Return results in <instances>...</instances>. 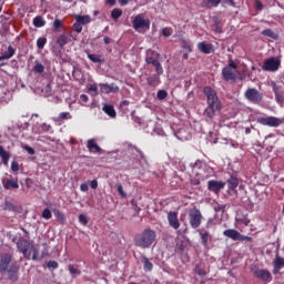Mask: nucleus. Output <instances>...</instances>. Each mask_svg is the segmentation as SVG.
<instances>
[{
    "instance_id": "1",
    "label": "nucleus",
    "mask_w": 284,
    "mask_h": 284,
    "mask_svg": "<svg viewBox=\"0 0 284 284\" xmlns=\"http://www.w3.org/2000/svg\"><path fill=\"white\" fill-rule=\"evenodd\" d=\"M203 92L206 97L207 103V106L204 110V115H206L207 119H214V116H216V113L221 112V110L223 109V104L219 99V94H216V91L212 89V87H205Z\"/></svg>"
},
{
    "instance_id": "2",
    "label": "nucleus",
    "mask_w": 284,
    "mask_h": 284,
    "mask_svg": "<svg viewBox=\"0 0 284 284\" xmlns=\"http://www.w3.org/2000/svg\"><path fill=\"white\" fill-rule=\"evenodd\" d=\"M18 251L27 261H41L39 248L28 240H20L17 243Z\"/></svg>"
},
{
    "instance_id": "3",
    "label": "nucleus",
    "mask_w": 284,
    "mask_h": 284,
    "mask_svg": "<svg viewBox=\"0 0 284 284\" xmlns=\"http://www.w3.org/2000/svg\"><path fill=\"white\" fill-rule=\"evenodd\" d=\"M156 241V231L152 229H145L142 233L134 237V245L141 247L142 250H148L152 247Z\"/></svg>"
},
{
    "instance_id": "4",
    "label": "nucleus",
    "mask_w": 284,
    "mask_h": 284,
    "mask_svg": "<svg viewBox=\"0 0 284 284\" xmlns=\"http://www.w3.org/2000/svg\"><path fill=\"white\" fill-rule=\"evenodd\" d=\"M222 77L224 81H236L239 77V65L234 60H230L229 65L222 69Z\"/></svg>"
},
{
    "instance_id": "5",
    "label": "nucleus",
    "mask_w": 284,
    "mask_h": 284,
    "mask_svg": "<svg viewBox=\"0 0 284 284\" xmlns=\"http://www.w3.org/2000/svg\"><path fill=\"white\" fill-rule=\"evenodd\" d=\"M132 28L139 32V30H150V19L145 18V14L139 13L132 18Z\"/></svg>"
},
{
    "instance_id": "6",
    "label": "nucleus",
    "mask_w": 284,
    "mask_h": 284,
    "mask_svg": "<svg viewBox=\"0 0 284 284\" xmlns=\"http://www.w3.org/2000/svg\"><path fill=\"white\" fill-rule=\"evenodd\" d=\"M281 68V59L276 57L268 58L264 61L262 70L264 72H276Z\"/></svg>"
},
{
    "instance_id": "7",
    "label": "nucleus",
    "mask_w": 284,
    "mask_h": 284,
    "mask_svg": "<svg viewBox=\"0 0 284 284\" xmlns=\"http://www.w3.org/2000/svg\"><path fill=\"white\" fill-rule=\"evenodd\" d=\"M257 123H260V125H266L267 128H280V125H283L284 121L276 116H262L257 118Z\"/></svg>"
},
{
    "instance_id": "8",
    "label": "nucleus",
    "mask_w": 284,
    "mask_h": 284,
    "mask_svg": "<svg viewBox=\"0 0 284 284\" xmlns=\"http://www.w3.org/2000/svg\"><path fill=\"white\" fill-rule=\"evenodd\" d=\"M190 224L193 230L201 226V221H203V215L199 209H191L189 213Z\"/></svg>"
},
{
    "instance_id": "9",
    "label": "nucleus",
    "mask_w": 284,
    "mask_h": 284,
    "mask_svg": "<svg viewBox=\"0 0 284 284\" xmlns=\"http://www.w3.org/2000/svg\"><path fill=\"white\" fill-rule=\"evenodd\" d=\"M244 97L251 103H261V101H263V94L256 89H247Z\"/></svg>"
},
{
    "instance_id": "10",
    "label": "nucleus",
    "mask_w": 284,
    "mask_h": 284,
    "mask_svg": "<svg viewBox=\"0 0 284 284\" xmlns=\"http://www.w3.org/2000/svg\"><path fill=\"white\" fill-rule=\"evenodd\" d=\"M225 187V182L216 181V180H211L207 182V190L210 192H214V194H219L221 190Z\"/></svg>"
},
{
    "instance_id": "11",
    "label": "nucleus",
    "mask_w": 284,
    "mask_h": 284,
    "mask_svg": "<svg viewBox=\"0 0 284 284\" xmlns=\"http://www.w3.org/2000/svg\"><path fill=\"white\" fill-rule=\"evenodd\" d=\"M168 222L173 230H179L181 227V223L179 222V213L178 212H170L168 214Z\"/></svg>"
},
{
    "instance_id": "12",
    "label": "nucleus",
    "mask_w": 284,
    "mask_h": 284,
    "mask_svg": "<svg viewBox=\"0 0 284 284\" xmlns=\"http://www.w3.org/2000/svg\"><path fill=\"white\" fill-rule=\"evenodd\" d=\"M12 261V255L3 253L0 255V272H7L10 262Z\"/></svg>"
},
{
    "instance_id": "13",
    "label": "nucleus",
    "mask_w": 284,
    "mask_h": 284,
    "mask_svg": "<svg viewBox=\"0 0 284 284\" xmlns=\"http://www.w3.org/2000/svg\"><path fill=\"white\" fill-rule=\"evenodd\" d=\"M100 92L101 94H110V92H119V87H116V84L111 83H100Z\"/></svg>"
},
{
    "instance_id": "14",
    "label": "nucleus",
    "mask_w": 284,
    "mask_h": 284,
    "mask_svg": "<svg viewBox=\"0 0 284 284\" xmlns=\"http://www.w3.org/2000/svg\"><path fill=\"white\" fill-rule=\"evenodd\" d=\"M4 190H19V181L14 179L12 175H10L4 182H3Z\"/></svg>"
},
{
    "instance_id": "15",
    "label": "nucleus",
    "mask_w": 284,
    "mask_h": 284,
    "mask_svg": "<svg viewBox=\"0 0 284 284\" xmlns=\"http://www.w3.org/2000/svg\"><path fill=\"white\" fill-rule=\"evenodd\" d=\"M254 274L257 278H261L262 281H272V274L267 270H256Z\"/></svg>"
},
{
    "instance_id": "16",
    "label": "nucleus",
    "mask_w": 284,
    "mask_h": 284,
    "mask_svg": "<svg viewBox=\"0 0 284 284\" xmlns=\"http://www.w3.org/2000/svg\"><path fill=\"white\" fill-rule=\"evenodd\" d=\"M273 266H274V274H278L281 272V270H283L284 267V258L283 257H275L274 262H273Z\"/></svg>"
},
{
    "instance_id": "17",
    "label": "nucleus",
    "mask_w": 284,
    "mask_h": 284,
    "mask_svg": "<svg viewBox=\"0 0 284 284\" xmlns=\"http://www.w3.org/2000/svg\"><path fill=\"white\" fill-rule=\"evenodd\" d=\"M223 234L227 237V239H232V241H239L241 233L234 229H229L225 230L223 232Z\"/></svg>"
},
{
    "instance_id": "18",
    "label": "nucleus",
    "mask_w": 284,
    "mask_h": 284,
    "mask_svg": "<svg viewBox=\"0 0 284 284\" xmlns=\"http://www.w3.org/2000/svg\"><path fill=\"white\" fill-rule=\"evenodd\" d=\"M87 148H88L89 152H91L93 154L101 152L99 144H97V142L92 139L88 140Z\"/></svg>"
},
{
    "instance_id": "19",
    "label": "nucleus",
    "mask_w": 284,
    "mask_h": 284,
    "mask_svg": "<svg viewBox=\"0 0 284 284\" xmlns=\"http://www.w3.org/2000/svg\"><path fill=\"white\" fill-rule=\"evenodd\" d=\"M87 91L91 97H99V94L101 92V91H99V84H97V83L87 84Z\"/></svg>"
},
{
    "instance_id": "20",
    "label": "nucleus",
    "mask_w": 284,
    "mask_h": 284,
    "mask_svg": "<svg viewBox=\"0 0 284 284\" xmlns=\"http://www.w3.org/2000/svg\"><path fill=\"white\" fill-rule=\"evenodd\" d=\"M197 50H200V52H203V54H211V52H212V44L206 43V42H200L197 44Z\"/></svg>"
},
{
    "instance_id": "21",
    "label": "nucleus",
    "mask_w": 284,
    "mask_h": 284,
    "mask_svg": "<svg viewBox=\"0 0 284 284\" xmlns=\"http://www.w3.org/2000/svg\"><path fill=\"white\" fill-rule=\"evenodd\" d=\"M103 112H105L108 114V116H110L111 119H115L116 118V110H114V106H112L111 104H104L102 108Z\"/></svg>"
},
{
    "instance_id": "22",
    "label": "nucleus",
    "mask_w": 284,
    "mask_h": 284,
    "mask_svg": "<svg viewBox=\"0 0 284 284\" xmlns=\"http://www.w3.org/2000/svg\"><path fill=\"white\" fill-rule=\"evenodd\" d=\"M17 49L13 48L12 45L8 47V50L6 53H3L2 55H0V61H4L7 59H12L13 54H16Z\"/></svg>"
},
{
    "instance_id": "23",
    "label": "nucleus",
    "mask_w": 284,
    "mask_h": 284,
    "mask_svg": "<svg viewBox=\"0 0 284 284\" xmlns=\"http://www.w3.org/2000/svg\"><path fill=\"white\" fill-rule=\"evenodd\" d=\"M75 21L82 26H88V23L92 21V18L89 14H85V16L77 14Z\"/></svg>"
},
{
    "instance_id": "24",
    "label": "nucleus",
    "mask_w": 284,
    "mask_h": 284,
    "mask_svg": "<svg viewBox=\"0 0 284 284\" xmlns=\"http://www.w3.org/2000/svg\"><path fill=\"white\" fill-rule=\"evenodd\" d=\"M0 158L2 159L3 165H8L10 161V153L6 151L2 145H0Z\"/></svg>"
},
{
    "instance_id": "25",
    "label": "nucleus",
    "mask_w": 284,
    "mask_h": 284,
    "mask_svg": "<svg viewBox=\"0 0 284 284\" xmlns=\"http://www.w3.org/2000/svg\"><path fill=\"white\" fill-rule=\"evenodd\" d=\"M221 3V0H203L201 3L202 8H216Z\"/></svg>"
},
{
    "instance_id": "26",
    "label": "nucleus",
    "mask_w": 284,
    "mask_h": 284,
    "mask_svg": "<svg viewBox=\"0 0 284 284\" xmlns=\"http://www.w3.org/2000/svg\"><path fill=\"white\" fill-rule=\"evenodd\" d=\"M121 17H123V10L115 8L111 11V18L113 19V21H119Z\"/></svg>"
},
{
    "instance_id": "27",
    "label": "nucleus",
    "mask_w": 284,
    "mask_h": 284,
    "mask_svg": "<svg viewBox=\"0 0 284 284\" xmlns=\"http://www.w3.org/2000/svg\"><path fill=\"white\" fill-rule=\"evenodd\" d=\"M33 26L34 28H43V26H45V21L43 20V17L37 16L33 19Z\"/></svg>"
},
{
    "instance_id": "28",
    "label": "nucleus",
    "mask_w": 284,
    "mask_h": 284,
    "mask_svg": "<svg viewBox=\"0 0 284 284\" xmlns=\"http://www.w3.org/2000/svg\"><path fill=\"white\" fill-rule=\"evenodd\" d=\"M262 34H264V37H270V39H274L275 41L278 40V34L274 33V31H272V29L263 30Z\"/></svg>"
},
{
    "instance_id": "29",
    "label": "nucleus",
    "mask_w": 284,
    "mask_h": 284,
    "mask_svg": "<svg viewBox=\"0 0 284 284\" xmlns=\"http://www.w3.org/2000/svg\"><path fill=\"white\" fill-rule=\"evenodd\" d=\"M88 59H90V61H92V63H103V59L101 58V54L89 53Z\"/></svg>"
},
{
    "instance_id": "30",
    "label": "nucleus",
    "mask_w": 284,
    "mask_h": 284,
    "mask_svg": "<svg viewBox=\"0 0 284 284\" xmlns=\"http://www.w3.org/2000/svg\"><path fill=\"white\" fill-rule=\"evenodd\" d=\"M142 262L144 264V271L145 272H152L154 265L152 264V262H150V260H148V257H142Z\"/></svg>"
},
{
    "instance_id": "31",
    "label": "nucleus",
    "mask_w": 284,
    "mask_h": 284,
    "mask_svg": "<svg viewBox=\"0 0 284 284\" xmlns=\"http://www.w3.org/2000/svg\"><path fill=\"white\" fill-rule=\"evenodd\" d=\"M229 190H236L239 187V180L236 178H231L227 180Z\"/></svg>"
},
{
    "instance_id": "32",
    "label": "nucleus",
    "mask_w": 284,
    "mask_h": 284,
    "mask_svg": "<svg viewBox=\"0 0 284 284\" xmlns=\"http://www.w3.org/2000/svg\"><path fill=\"white\" fill-rule=\"evenodd\" d=\"M33 72L37 74H43L45 72V67L41 64V62H36V65L33 67Z\"/></svg>"
},
{
    "instance_id": "33",
    "label": "nucleus",
    "mask_w": 284,
    "mask_h": 284,
    "mask_svg": "<svg viewBox=\"0 0 284 284\" xmlns=\"http://www.w3.org/2000/svg\"><path fill=\"white\" fill-rule=\"evenodd\" d=\"M275 101L281 108H284V94L282 92L275 91Z\"/></svg>"
},
{
    "instance_id": "34",
    "label": "nucleus",
    "mask_w": 284,
    "mask_h": 284,
    "mask_svg": "<svg viewBox=\"0 0 284 284\" xmlns=\"http://www.w3.org/2000/svg\"><path fill=\"white\" fill-rule=\"evenodd\" d=\"M57 43L60 48H63L64 45L68 44V37L65 34H61L58 40Z\"/></svg>"
},
{
    "instance_id": "35",
    "label": "nucleus",
    "mask_w": 284,
    "mask_h": 284,
    "mask_svg": "<svg viewBox=\"0 0 284 284\" xmlns=\"http://www.w3.org/2000/svg\"><path fill=\"white\" fill-rule=\"evenodd\" d=\"M70 119H72V114H70V112H61L58 115V121H68Z\"/></svg>"
},
{
    "instance_id": "36",
    "label": "nucleus",
    "mask_w": 284,
    "mask_h": 284,
    "mask_svg": "<svg viewBox=\"0 0 284 284\" xmlns=\"http://www.w3.org/2000/svg\"><path fill=\"white\" fill-rule=\"evenodd\" d=\"M118 194L122 197L125 199L128 196V193H125V191H123V185H121V183H116L115 184Z\"/></svg>"
},
{
    "instance_id": "37",
    "label": "nucleus",
    "mask_w": 284,
    "mask_h": 284,
    "mask_svg": "<svg viewBox=\"0 0 284 284\" xmlns=\"http://www.w3.org/2000/svg\"><path fill=\"white\" fill-rule=\"evenodd\" d=\"M200 236H201V243L202 245H207V241H210V233L207 232H201L200 233Z\"/></svg>"
},
{
    "instance_id": "38",
    "label": "nucleus",
    "mask_w": 284,
    "mask_h": 284,
    "mask_svg": "<svg viewBox=\"0 0 284 284\" xmlns=\"http://www.w3.org/2000/svg\"><path fill=\"white\" fill-rule=\"evenodd\" d=\"M48 43V39L45 38H39L37 40V48H39V50H43V48H45V44Z\"/></svg>"
},
{
    "instance_id": "39",
    "label": "nucleus",
    "mask_w": 284,
    "mask_h": 284,
    "mask_svg": "<svg viewBox=\"0 0 284 284\" xmlns=\"http://www.w3.org/2000/svg\"><path fill=\"white\" fill-rule=\"evenodd\" d=\"M156 97H158L159 101H163V100L168 99V91L159 90Z\"/></svg>"
},
{
    "instance_id": "40",
    "label": "nucleus",
    "mask_w": 284,
    "mask_h": 284,
    "mask_svg": "<svg viewBox=\"0 0 284 284\" xmlns=\"http://www.w3.org/2000/svg\"><path fill=\"white\" fill-rule=\"evenodd\" d=\"M42 219L50 221V219H52V212L49 209H44L42 212Z\"/></svg>"
},
{
    "instance_id": "41",
    "label": "nucleus",
    "mask_w": 284,
    "mask_h": 284,
    "mask_svg": "<svg viewBox=\"0 0 284 284\" xmlns=\"http://www.w3.org/2000/svg\"><path fill=\"white\" fill-rule=\"evenodd\" d=\"M69 272L72 276H79L81 274V271L74 267V265H69Z\"/></svg>"
},
{
    "instance_id": "42",
    "label": "nucleus",
    "mask_w": 284,
    "mask_h": 284,
    "mask_svg": "<svg viewBox=\"0 0 284 284\" xmlns=\"http://www.w3.org/2000/svg\"><path fill=\"white\" fill-rule=\"evenodd\" d=\"M155 72L158 74V77H161V74H163V67L161 65V62H158L155 65Z\"/></svg>"
},
{
    "instance_id": "43",
    "label": "nucleus",
    "mask_w": 284,
    "mask_h": 284,
    "mask_svg": "<svg viewBox=\"0 0 284 284\" xmlns=\"http://www.w3.org/2000/svg\"><path fill=\"white\" fill-rule=\"evenodd\" d=\"M182 48L186 50V52H192V45L185 40L182 41Z\"/></svg>"
},
{
    "instance_id": "44",
    "label": "nucleus",
    "mask_w": 284,
    "mask_h": 284,
    "mask_svg": "<svg viewBox=\"0 0 284 284\" xmlns=\"http://www.w3.org/2000/svg\"><path fill=\"white\" fill-rule=\"evenodd\" d=\"M82 26L83 24H81V22H78V21H75V23L73 24V28L78 32V34L83 31V27Z\"/></svg>"
},
{
    "instance_id": "45",
    "label": "nucleus",
    "mask_w": 284,
    "mask_h": 284,
    "mask_svg": "<svg viewBox=\"0 0 284 284\" xmlns=\"http://www.w3.org/2000/svg\"><path fill=\"white\" fill-rule=\"evenodd\" d=\"M88 101H90V98H88L87 94H81L80 95L79 102L81 103V105H85V103H88Z\"/></svg>"
},
{
    "instance_id": "46",
    "label": "nucleus",
    "mask_w": 284,
    "mask_h": 284,
    "mask_svg": "<svg viewBox=\"0 0 284 284\" xmlns=\"http://www.w3.org/2000/svg\"><path fill=\"white\" fill-rule=\"evenodd\" d=\"M162 34L164 36V37H172V29L171 28H163L162 29Z\"/></svg>"
},
{
    "instance_id": "47",
    "label": "nucleus",
    "mask_w": 284,
    "mask_h": 284,
    "mask_svg": "<svg viewBox=\"0 0 284 284\" xmlns=\"http://www.w3.org/2000/svg\"><path fill=\"white\" fill-rule=\"evenodd\" d=\"M63 27V21H61V20H59V19H55L54 21H53V28L55 29V30H59V28H62Z\"/></svg>"
},
{
    "instance_id": "48",
    "label": "nucleus",
    "mask_w": 284,
    "mask_h": 284,
    "mask_svg": "<svg viewBox=\"0 0 284 284\" xmlns=\"http://www.w3.org/2000/svg\"><path fill=\"white\" fill-rule=\"evenodd\" d=\"M11 170L13 171V172H19V162H17V161H12L11 162Z\"/></svg>"
},
{
    "instance_id": "49",
    "label": "nucleus",
    "mask_w": 284,
    "mask_h": 284,
    "mask_svg": "<svg viewBox=\"0 0 284 284\" xmlns=\"http://www.w3.org/2000/svg\"><path fill=\"white\" fill-rule=\"evenodd\" d=\"M159 62V60L154 59L153 57H148L146 58V63L151 64V65H155Z\"/></svg>"
},
{
    "instance_id": "50",
    "label": "nucleus",
    "mask_w": 284,
    "mask_h": 284,
    "mask_svg": "<svg viewBox=\"0 0 284 284\" xmlns=\"http://www.w3.org/2000/svg\"><path fill=\"white\" fill-rule=\"evenodd\" d=\"M79 221L82 223V225H88V217L85 215L80 214Z\"/></svg>"
},
{
    "instance_id": "51",
    "label": "nucleus",
    "mask_w": 284,
    "mask_h": 284,
    "mask_svg": "<svg viewBox=\"0 0 284 284\" xmlns=\"http://www.w3.org/2000/svg\"><path fill=\"white\" fill-rule=\"evenodd\" d=\"M48 267H51L52 270H57V267H59V263L54 262V261H50L47 264Z\"/></svg>"
},
{
    "instance_id": "52",
    "label": "nucleus",
    "mask_w": 284,
    "mask_h": 284,
    "mask_svg": "<svg viewBox=\"0 0 284 284\" xmlns=\"http://www.w3.org/2000/svg\"><path fill=\"white\" fill-rule=\"evenodd\" d=\"M237 241H247L248 243H251L252 237L247 236V235H243L240 233V237Z\"/></svg>"
},
{
    "instance_id": "53",
    "label": "nucleus",
    "mask_w": 284,
    "mask_h": 284,
    "mask_svg": "<svg viewBox=\"0 0 284 284\" xmlns=\"http://www.w3.org/2000/svg\"><path fill=\"white\" fill-rule=\"evenodd\" d=\"M50 130H52V126L50 124H42L41 125V131L42 132H50Z\"/></svg>"
},
{
    "instance_id": "54",
    "label": "nucleus",
    "mask_w": 284,
    "mask_h": 284,
    "mask_svg": "<svg viewBox=\"0 0 284 284\" xmlns=\"http://www.w3.org/2000/svg\"><path fill=\"white\" fill-rule=\"evenodd\" d=\"M90 187H91L92 190H97V187H99V182H98L97 180H92V181L90 182Z\"/></svg>"
},
{
    "instance_id": "55",
    "label": "nucleus",
    "mask_w": 284,
    "mask_h": 284,
    "mask_svg": "<svg viewBox=\"0 0 284 284\" xmlns=\"http://www.w3.org/2000/svg\"><path fill=\"white\" fill-rule=\"evenodd\" d=\"M255 9H257L258 11L263 10V3L261 2V0L255 1Z\"/></svg>"
},
{
    "instance_id": "56",
    "label": "nucleus",
    "mask_w": 284,
    "mask_h": 284,
    "mask_svg": "<svg viewBox=\"0 0 284 284\" xmlns=\"http://www.w3.org/2000/svg\"><path fill=\"white\" fill-rule=\"evenodd\" d=\"M80 190H81V192H88V190H90V187L88 186V183H82L80 185Z\"/></svg>"
},
{
    "instance_id": "57",
    "label": "nucleus",
    "mask_w": 284,
    "mask_h": 284,
    "mask_svg": "<svg viewBox=\"0 0 284 284\" xmlns=\"http://www.w3.org/2000/svg\"><path fill=\"white\" fill-rule=\"evenodd\" d=\"M23 150H26L28 154H34V149H32L31 146L24 145Z\"/></svg>"
},
{
    "instance_id": "58",
    "label": "nucleus",
    "mask_w": 284,
    "mask_h": 284,
    "mask_svg": "<svg viewBox=\"0 0 284 284\" xmlns=\"http://www.w3.org/2000/svg\"><path fill=\"white\" fill-rule=\"evenodd\" d=\"M53 213L57 219H63V214L59 210H54Z\"/></svg>"
},
{
    "instance_id": "59",
    "label": "nucleus",
    "mask_w": 284,
    "mask_h": 284,
    "mask_svg": "<svg viewBox=\"0 0 284 284\" xmlns=\"http://www.w3.org/2000/svg\"><path fill=\"white\" fill-rule=\"evenodd\" d=\"M195 272L199 274V276H205V272L199 267H196Z\"/></svg>"
},
{
    "instance_id": "60",
    "label": "nucleus",
    "mask_w": 284,
    "mask_h": 284,
    "mask_svg": "<svg viewBox=\"0 0 284 284\" xmlns=\"http://www.w3.org/2000/svg\"><path fill=\"white\" fill-rule=\"evenodd\" d=\"M120 6H128L130 3V0H118Z\"/></svg>"
},
{
    "instance_id": "61",
    "label": "nucleus",
    "mask_w": 284,
    "mask_h": 284,
    "mask_svg": "<svg viewBox=\"0 0 284 284\" xmlns=\"http://www.w3.org/2000/svg\"><path fill=\"white\" fill-rule=\"evenodd\" d=\"M192 183H193V185H201V180L200 179H193Z\"/></svg>"
},
{
    "instance_id": "62",
    "label": "nucleus",
    "mask_w": 284,
    "mask_h": 284,
    "mask_svg": "<svg viewBox=\"0 0 284 284\" xmlns=\"http://www.w3.org/2000/svg\"><path fill=\"white\" fill-rule=\"evenodd\" d=\"M9 278H10L11 281H17V273L9 274Z\"/></svg>"
},
{
    "instance_id": "63",
    "label": "nucleus",
    "mask_w": 284,
    "mask_h": 284,
    "mask_svg": "<svg viewBox=\"0 0 284 284\" xmlns=\"http://www.w3.org/2000/svg\"><path fill=\"white\" fill-rule=\"evenodd\" d=\"M106 3H109V6H115L116 0H106Z\"/></svg>"
},
{
    "instance_id": "64",
    "label": "nucleus",
    "mask_w": 284,
    "mask_h": 284,
    "mask_svg": "<svg viewBox=\"0 0 284 284\" xmlns=\"http://www.w3.org/2000/svg\"><path fill=\"white\" fill-rule=\"evenodd\" d=\"M215 212H221V210H224V206L217 205L214 207Z\"/></svg>"
}]
</instances>
